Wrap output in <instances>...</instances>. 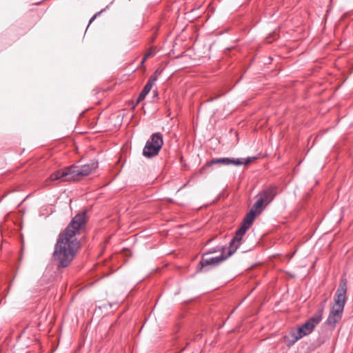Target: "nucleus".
<instances>
[{
    "mask_svg": "<svg viewBox=\"0 0 353 353\" xmlns=\"http://www.w3.org/2000/svg\"><path fill=\"white\" fill-rule=\"evenodd\" d=\"M85 224V212L77 214L68 227L59 234L54 246L53 257L58 263L59 268H65L74 259V255L80 248L79 241L76 235L79 233Z\"/></svg>",
    "mask_w": 353,
    "mask_h": 353,
    "instance_id": "obj_1",
    "label": "nucleus"
},
{
    "mask_svg": "<svg viewBox=\"0 0 353 353\" xmlns=\"http://www.w3.org/2000/svg\"><path fill=\"white\" fill-rule=\"evenodd\" d=\"M347 281L343 279L334 295V303L331 307L326 323L332 327L341 319L344 306L346 303Z\"/></svg>",
    "mask_w": 353,
    "mask_h": 353,
    "instance_id": "obj_2",
    "label": "nucleus"
},
{
    "mask_svg": "<svg viewBox=\"0 0 353 353\" xmlns=\"http://www.w3.org/2000/svg\"><path fill=\"white\" fill-rule=\"evenodd\" d=\"M323 310H319L313 316L309 319L296 331H292L289 335L285 336V341L288 345L294 344L298 340L312 333L314 327L322 320Z\"/></svg>",
    "mask_w": 353,
    "mask_h": 353,
    "instance_id": "obj_3",
    "label": "nucleus"
},
{
    "mask_svg": "<svg viewBox=\"0 0 353 353\" xmlns=\"http://www.w3.org/2000/svg\"><path fill=\"white\" fill-rule=\"evenodd\" d=\"M258 214L254 212L252 210L247 214L245 217L243 219V223L240 228L236 231L235 236L232 239L230 243V250L229 255H232L239 248L240 245V241L245 234L246 231L250 228L252 225L256 216Z\"/></svg>",
    "mask_w": 353,
    "mask_h": 353,
    "instance_id": "obj_4",
    "label": "nucleus"
},
{
    "mask_svg": "<svg viewBox=\"0 0 353 353\" xmlns=\"http://www.w3.org/2000/svg\"><path fill=\"white\" fill-rule=\"evenodd\" d=\"M163 144V137L161 133L157 132L152 134L143 150V155L147 158H152L157 156Z\"/></svg>",
    "mask_w": 353,
    "mask_h": 353,
    "instance_id": "obj_5",
    "label": "nucleus"
},
{
    "mask_svg": "<svg viewBox=\"0 0 353 353\" xmlns=\"http://www.w3.org/2000/svg\"><path fill=\"white\" fill-rule=\"evenodd\" d=\"M98 163L94 161H90L88 164H85L81 167L72 165L70 169V179L73 181H79L83 177L89 175L95 168H97Z\"/></svg>",
    "mask_w": 353,
    "mask_h": 353,
    "instance_id": "obj_6",
    "label": "nucleus"
},
{
    "mask_svg": "<svg viewBox=\"0 0 353 353\" xmlns=\"http://www.w3.org/2000/svg\"><path fill=\"white\" fill-rule=\"evenodd\" d=\"M255 157H248L246 159H235V158H218L214 159L208 163V165H211L212 164L220 163L224 165H248L249 164Z\"/></svg>",
    "mask_w": 353,
    "mask_h": 353,
    "instance_id": "obj_7",
    "label": "nucleus"
},
{
    "mask_svg": "<svg viewBox=\"0 0 353 353\" xmlns=\"http://www.w3.org/2000/svg\"><path fill=\"white\" fill-rule=\"evenodd\" d=\"M277 194V188L275 185L269 186L262 191H261L257 197L261 198L264 202L265 205H268L274 199L275 196Z\"/></svg>",
    "mask_w": 353,
    "mask_h": 353,
    "instance_id": "obj_8",
    "label": "nucleus"
},
{
    "mask_svg": "<svg viewBox=\"0 0 353 353\" xmlns=\"http://www.w3.org/2000/svg\"><path fill=\"white\" fill-rule=\"evenodd\" d=\"M70 176V167H68L63 170H57L52 173L50 176L49 179L50 181L61 180L63 181H72Z\"/></svg>",
    "mask_w": 353,
    "mask_h": 353,
    "instance_id": "obj_9",
    "label": "nucleus"
},
{
    "mask_svg": "<svg viewBox=\"0 0 353 353\" xmlns=\"http://www.w3.org/2000/svg\"><path fill=\"white\" fill-rule=\"evenodd\" d=\"M230 255L228 254V256H224L223 254H221V256H219L208 258L206 256V254H205V255H203L201 261H200V265L201 266V268H203V267H205L206 265H209L215 266V265H219L221 262H223Z\"/></svg>",
    "mask_w": 353,
    "mask_h": 353,
    "instance_id": "obj_10",
    "label": "nucleus"
},
{
    "mask_svg": "<svg viewBox=\"0 0 353 353\" xmlns=\"http://www.w3.org/2000/svg\"><path fill=\"white\" fill-rule=\"evenodd\" d=\"M258 200L253 205L252 208L251 209L254 212H256V214H259L263 210V205L265 204L264 201L260 198L258 197Z\"/></svg>",
    "mask_w": 353,
    "mask_h": 353,
    "instance_id": "obj_11",
    "label": "nucleus"
},
{
    "mask_svg": "<svg viewBox=\"0 0 353 353\" xmlns=\"http://www.w3.org/2000/svg\"><path fill=\"white\" fill-rule=\"evenodd\" d=\"M153 85H154V83L148 81L143 89V92L148 94L150 92V91L151 90Z\"/></svg>",
    "mask_w": 353,
    "mask_h": 353,
    "instance_id": "obj_12",
    "label": "nucleus"
},
{
    "mask_svg": "<svg viewBox=\"0 0 353 353\" xmlns=\"http://www.w3.org/2000/svg\"><path fill=\"white\" fill-rule=\"evenodd\" d=\"M153 85H154V83L148 81L143 89V92L148 94L150 92V91L151 90Z\"/></svg>",
    "mask_w": 353,
    "mask_h": 353,
    "instance_id": "obj_13",
    "label": "nucleus"
},
{
    "mask_svg": "<svg viewBox=\"0 0 353 353\" xmlns=\"http://www.w3.org/2000/svg\"><path fill=\"white\" fill-rule=\"evenodd\" d=\"M147 94H148V93H145L142 90L141 92L140 93L139 96V98L137 99V103H139V102L143 101L145 99V97H146Z\"/></svg>",
    "mask_w": 353,
    "mask_h": 353,
    "instance_id": "obj_14",
    "label": "nucleus"
},
{
    "mask_svg": "<svg viewBox=\"0 0 353 353\" xmlns=\"http://www.w3.org/2000/svg\"><path fill=\"white\" fill-rule=\"evenodd\" d=\"M158 73V71H156L153 75H152L149 79L150 81L154 83V82L157 81V74Z\"/></svg>",
    "mask_w": 353,
    "mask_h": 353,
    "instance_id": "obj_15",
    "label": "nucleus"
},
{
    "mask_svg": "<svg viewBox=\"0 0 353 353\" xmlns=\"http://www.w3.org/2000/svg\"><path fill=\"white\" fill-rule=\"evenodd\" d=\"M153 54V52L152 50H150L148 52H147V54H145V57H144V59H143V61L142 63H143L149 57H150L152 54Z\"/></svg>",
    "mask_w": 353,
    "mask_h": 353,
    "instance_id": "obj_16",
    "label": "nucleus"
},
{
    "mask_svg": "<svg viewBox=\"0 0 353 353\" xmlns=\"http://www.w3.org/2000/svg\"><path fill=\"white\" fill-rule=\"evenodd\" d=\"M97 17V14L94 15L90 20L89 23H91L94 20V19L96 18Z\"/></svg>",
    "mask_w": 353,
    "mask_h": 353,
    "instance_id": "obj_17",
    "label": "nucleus"
}]
</instances>
